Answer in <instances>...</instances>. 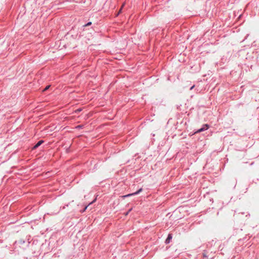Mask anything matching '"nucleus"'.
<instances>
[{
	"mask_svg": "<svg viewBox=\"0 0 259 259\" xmlns=\"http://www.w3.org/2000/svg\"><path fill=\"white\" fill-rule=\"evenodd\" d=\"M209 127V125L208 124H204L202 125V127L200 129L198 130L197 131L195 132V134L199 133L204 131L207 130Z\"/></svg>",
	"mask_w": 259,
	"mask_h": 259,
	"instance_id": "f257e3e1",
	"label": "nucleus"
},
{
	"mask_svg": "<svg viewBox=\"0 0 259 259\" xmlns=\"http://www.w3.org/2000/svg\"><path fill=\"white\" fill-rule=\"evenodd\" d=\"M142 190H143V189L141 188L140 189H139V190H138L137 191H136V192H135L134 193H131V194H128L124 195V196H122V197L123 198H125V197H130L131 196H134V195H137V194H139L141 192H142Z\"/></svg>",
	"mask_w": 259,
	"mask_h": 259,
	"instance_id": "f03ea898",
	"label": "nucleus"
},
{
	"mask_svg": "<svg viewBox=\"0 0 259 259\" xmlns=\"http://www.w3.org/2000/svg\"><path fill=\"white\" fill-rule=\"evenodd\" d=\"M44 142V141L43 140H40L33 147V149H35L37 148L39 146H40Z\"/></svg>",
	"mask_w": 259,
	"mask_h": 259,
	"instance_id": "7ed1b4c3",
	"label": "nucleus"
},
{
	"mask_svg": "<svg viewBox=\"0 0 259 259\" xmlns=\"http://www.w3.org/2000/svg\"><path fill=\"white\" fill-rule=\"evenodd\" d=\"M172 239V235L171 234H168L167 238H166L165 240V243L167 244L169 243L170 242V240Z\"/></svg>",
	"mask_w": 259,
	"mask_h": 259,
	"instance_id": "20e7f679",
	"label": "nucleus"
},
{
	"mask_svg": "<svg viewBox=\"0 0 259 259\" xmlns=\"http://www.w3.org/2000/svg\"><path fill=\"white\" fill-rule=\"evenodd\" d=\"M95 201V200H94L93 202H92L90 203V204H89L88 205L84 207V209L83 210L82 212H84V211L87 209V207H88V206H89L90 204H92V203H93Z\"/></svg>",
	"mask_w": 259,
	"mask_h": 259,
	"instance_id": "39448f33",
	"label": "nucleus"
},
{
	"mask_svg": "<svg viewBox=\"0 0 259 259\" xmlns=\"http://www.w3.org/2000/svg\"><path fill=\"white\" fill-rule=\"evenodd\" d=\"M123 6H124V5H122L121 8H120V9L119 10V12L117 14L116 16H118L119 15V14L121 12L122 8H123Z\"/></svg>",
	"mask_w": 259,
	"mask_h": 259,
	"instance_id": "423d86ee",
	"label": "nucleus"
},
{
	"mask_svg": "<svg viewBox=\"0 0 259 259\" xmlns=\"http://www.w3.org/2000/svg\"><path fill=\"white\" fill-rule=\"evenodd\" d=\"M91 24H92V22H89L88 23H87L85 25H84V26H89V25H91Z\"/></svg>",
	"mask_w": 259,
	"mask_h": 259,
	"instance_id": "0eeeda50",
	"label": "nucleus"
},
{
	"mask_svg": "<svg viewBox=\"0 0 259 259\" xmlns=\"http://www.w3.org/2000/svg\"><path fill=\"white\" fill-rule=\"evenodd\" d=\"M132 210V208L128 210V211L125 213V215H127Z\"/></svg>",
	"mask_w": 259,
	"mask_h": 259,
	"instance_id": "6e6552de",
	"label": "nucleus"
},
{
	"mask_svg": "<svg viewBox=\"0 0 259 259\" xmlns=\"http://www.w3.org/2000/svg\"><path fill=\"white\" fill-rule=\"evenodd\" d=\"M49 88H50V85H48V86H47V87L45 88V89H44L43 91H45L47 90Z\"/></svg>",
	"mask_w": 259,
	"mask_h": 259,
	"instance_id": "1a4fd4ad",
	"label": "nucleus"
},
{
	"mask_svg": "<svg viewBox=\"0 0 259 259\" xmlns=\"http://www.w3.org/2000/svg\"><path fill=\"white\" fill-rule=\"evenodd\" d=\"M82 125H77L76 128H82Z\"/></svg>",
	"mask_w": 259,
	"mask_h": 259,
	"instance_id": "9d476101",
	"label": "nucleus"
},
{
	"mask_svg": "<svg viewBox=\"0 0 259 259\" xmlns=\"http://www.w3.org/2000/svg\"><path fill=\"white\" fill-rule=\"evenodd\" d=\"M194 87H195V85H193L192 87H191L190 88V90H192L194 88Z\"/></svg>",
	"mask_w": 259,
	"mask_h": 259,
	"instance_id": "9b49d317",
	"label": "nucleus"
},
{
	"mask_svg": "<svg viewBox=\"0 0 259 259\" xmlns=\"http://www.w3.org/2000/svg\"><path fill=\"white\" fill-rule=\"evenodd\" d=\"M203 257H207L206 255L204 253H203Z\"/></svg>",
	"mask_w": 259,
	"mask_h": 259,
	"instance_id": "f8f14e48",
	"label": "nucleus"
}]
</instances>
